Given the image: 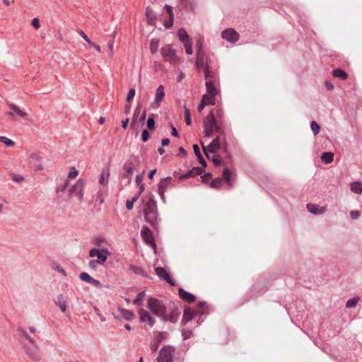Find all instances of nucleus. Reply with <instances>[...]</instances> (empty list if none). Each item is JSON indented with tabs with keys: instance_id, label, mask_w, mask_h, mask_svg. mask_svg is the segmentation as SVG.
Segmentation results:
<instances>
[{
	"instance_id": "obj_1",
	"label": "nucleus",
	"mask_w": 362,
	"mask_h": 362,
	"mask_svg": "<svg viewBox=\"0 0 362 362\" xmlns=\"http://www.w3.org/2000/svg\"><path fill=\"white\" fill-rule=\"evenodd\" d=\"M203 127L204 136L206 137H211L214 133L218 132L221 136H223V141L224 142V151H227L228 144L225 139L226 129L227 127L222 124L220 125L219 121L215 117V114L213 110H211L209 113L203 119Z\"/></svg>"
},
{
	"instance_id": "obj_64",
	"label": "nucleus",
	"mask_w": 362,
	"mask_h": 362,
	"mask_svg": "<svg viewBox=\"0 0 362 362\" xmlns=\"http://www.w3.org/2000/svg\"><path fill=\"white\" fill-rule=\"evenodd\" d=\"M160 344H157V341H153L151 344V349L153 352H155L157 351Z\"/></svg>"
},
{
	"instance_id": "obj_63",
	"label": "nucleus",
	"mask_w": 362,
	"mask_h": 362,
	"mask_svg": "<svg viewBox=\"0 0 362 362\" xmlns=\"http://www.w3.org/2000/svg\"><path fill=\"white\" fill-rule=\"evenodd\" d=\"M212 176L211 173H205L204 175H202L201 177L202 178V181L205 183V184H207L208 183V181L206 180V178H211Z\"/></svg>"
},
{
	"instance_id": "obj_11",
	"label": "nucleus",
	"mask_w": 362,
	"mask_h": 362,
	"mask_svg": "<svg viewBox=\"0 0 362 362\" xmlns=\"http://www.w3.org/2000/svg\"><path fill=\"white\" fill-rule=\"evenodd\" d=\"M23 349L29 358L35 361H38L41 359L40 347L37 342L35 344H32V346L25 345Z\"/></svg>"
},
{
	"instance_id": "obj_23",
	"label": "nucleus",
	"mask_w": 362,
	"mask_h": 362,
	"mask_svg": "<svg viewBox=\"0 0 362 362\" xmlns=\"http://www.w3.org/2000/svg\"><path fill=\"white\" fill-rule=\"evenodd\" d=\"M29 163L35 170H40L42 169V165L40 161L39 156L36 154H32L29 156Z\"/></svg>"
},
{
	"instance_id": "obj_25",
	"label": "nucleus",
	"mask_w": 362,
	"mask_h": 362,
	"mask_svg": "<svg viewBox=\"0 0 362 362\" xmlns=\"http://www.w3.org/2000/svg\"><path fill=\"white\" fill-rule=\"evenodd\" d=\"M205 85L207 94L216 96L219 93V90L215 86V81H206Z\"/></svg>"
},
{
	"instance_id": "obj_18",
	"label": "nucleus",
	"mask_w": 362,
	"mask_h": 362,
	"mask_svg": "<svg viewBox=\"0 0 362 362\" xmlns=\"http://www.w3.org/2000/svg\"><path fill=\"white\" fill-rule=\"evenodd\" d=\"M175 187L172 181L171 177H167L160 180L158 185V189L166 192L168 189H172Z\"/></svg>"
},
{
	"instance_id": "obj_4",
	"label": "nucleus",
	"mask_w": 362,
	"mask_h": 362,
	"mask_svg": "<svg viewBox=\"0 0 362 362\" xmlns=\"http://www.w3.org/2000/svg\"><path fill=\"white\" fill-rule=\"evenodd\" d=\"M146 306L153 315L160 318L167 312L165 304L161 300L154 297H150L148 299Z\"/></svg>"
},
{
	"instance_id": "obj_16",
	"label": "nucleus",
	"mask_w": 362,
	"mask_h": 362,
	"mask_svg": "<svg viewBox=\"0 0 362 362\" xmlns=\"http://www.w3.org/2000/svg\"><path fill=\"white\" fill-rule=\"evenodd\" d=\"M124 172L122 174V178H127L129 182L132 180V176L134 173V163L132 160H127L124 163L122 166Z\"/></svg>"
},
{
	"instance_id": "obj_9",
	"label": "nucleus",
	"mask_w": 362,
	"mask_h": 362,
	"mask_svg": "<svg viewBox=\"0 0 362 362\" xmlns=\"http://www.w3.org/2000/svg\"><path fill=\"white\" fill-rule=\"evenodd\" d=\"M203 151L209 160H211V156L209 155V153H214L221 148V137L216 136L213 141L206 146L202 143Z\"/></svg>"
},
{
	"instance_id": "obj_30",
	"label": "nucleus",
	"mask_w": 362,
	"mask_h": 362,
	"mask_svg": "<svg viewBox=\"0 0 362 362\" xmlns=\"http://www.w3.org/2000/svg\"><path fill=\"white\" fill-rule=\"evenodd\" d=\"M146 16L148 20V24L153 25L154 23V21L156 19V13L153 11V9L148 6L146 8Z\"/></svg>"
},
{
	"instance_id": "obj_8",
	"label": "nucleus",
	"mask_w": 362,
	"mask_h": 362,
	"mask_svg": "<svg viewBox=\"0 0 362 362\" xmlns=\"http://www.w3.org/2000/svg\"><path fill=\"white\" fill-rule=\"evenodd\" d=\"M86 184V180L79 179L69 189V197L73 194H76L80 202L83 199V189Z\"/></svg>"
},
{
	"instance_id": "obj_5",
	"label": "nucleus",
	"mask_w": 362,
	"mask_h": 362,
	"mask_svg": "<svg viewBox=\"0 0 362 362\" xmlns=\"http://www.w3.org/2000/svg\"><path fill=\"white\" fill-rule=\"evenodd\" d=\"M160 54L163 60L172 65H176L180 62V58L177 54V51L173 48L172 45L168 44L163 46L160 49Z\"/></svg>"
},
{
	"instance_id": "obj_47",
	"label": "nucleus",
	"mask_w": 362,
	"mask_h": 362,
	"mask_svg": "<svg viewBox=\"0 0 362 362\" xmlns=\"http://www.w3.org/2000/svg\"><path fill=\"white\" fill-rule=\"evenodd\" d=\"M310 128L314 134V135H317L319 134L320 130V125L315 121H312L310 123Z\"/></svg>"
},
{
	"instance_id": "obj_34",
	"label": "nucleus",
	"mask_w": 362,
	"mask_h": 362,
	"mask_svg": "<svg viewBox=\"0 0 362 362\" xmlns=\"http://www.w3.org/2000/svg\"><path fill=\"white\" fill-rule=\"evenodd\" d=\"M334 153L331 152H324L321 156L322 161L325 164H329L333 161Z\"/></svg>"
},
{
	"instance_id": "obj_32",
	"label": "nucleus",
	"mask_w": 362,
	"mask_h": 362,
	"mask_svg": "<svg viewBox=\"0 0 362 362\" xmlns=\"http://www.w3.org/2000/svg\"><path fill=\"white\" fill-rule=\"evenodd\" d=\"M332 75L334 77L339 78L341 81H345L348 78V74L346 73V71L339 68L333 70Z\"/></svg>"
},
{
	"instance_id": "obj_15",
	"label": "nucleus",
	"mask_w": 362,
	"mask_h": 362,
	"mask_svg": "<svg viewBox=\"0 0 362 362\" xmlns=\"http://www.w3.org/2000/svg\"><path fill=\"white\" fill-rule=\"evenodd\" d=\"M221 37L232 43H235L239 40V34L233 28L224 30L221 33Z\"/></svg>"
},
{
	"instance_id": "obj_28",
	"label": "nucleus",
	"mask_w": 362,
	"mask_h": 362,
	"mask_svg": "<svg viewBox=\"0 0 362 362\" xmlns=\"http://www.w3.org/2000/svg\"><path fill=\"white\" fill-rule=\"evenodd\" d=\"M204 71L206 81H215V79L216 78V72L212 68L208 66L206 67V69Z\"/></svg>"
},
{
	"instance_id": "obj_27",
	"label": "nucleus",
	"mask_w": 362,
	"mask_h": 362,
	"mask_svg": "<svg viewBox=\"0 0 362 362\" xmlns=\"http://www.w3.org/2000/svg\"><path fill=\"white\" fill-rule=\"evenodd\" d=\"M164 9L166 11V12L169 15V21H166L164 23L165 28L168 29V28H170L173 26L174 15H173L172 7L166 4L164 6Z\"/></svg>"
},
{
	"instance_id": "obj_38",
	"label": "nucleus",
	"mask_w": 362,
	"mask_h": 362,
	"mask_svg": "<svg viewBox=\"0 0 362 362\" xmlns=\"http://www.w3.org/2000/svg\"><path fill=\"white\" fill-rule=\"evenodd\" d=\"M120 313L122 316L128 321L132 320L134 318V314L132 311L125 308L120 309Z\"/></svg>"
},
{
	"instance_id": "obj_48",
	"label": "nucleus",
	"mask_w": 362,
	"mask_h": 362,
	"mask_svg": "<svg viewBox=\"0 0 362 362\" xmlns=\"http://www.w3.org/2000/svg\"><path fill=\"white\" fill-rule=\"evenodd\" d=\"M182 336L183 340H187L191 338L192 336V330L189 329H183L182 330Z\"/></svg>"
},
{
	"instance_id": "obj_33",
	"label": "nucleus",
	"mask_w": 362,
	"mask_h": 362,
	"mask_svg": "<svg viewBox=\"0 0 362 362\" xmlns=\"http://www.w3.org/2000/svg\"><path fill=\"white\" fill-rule=\"evenodd\" d=\"M110 177V171L108 169L103 170L99 178V182L103 185H107L108 184Z\"/></svg>"
},
{
	"instance_id": "obj_49",
	"label": "nucleus",
	"mask_w": 362,
	"mask_h": 362,
	"mask_svg": "<svg viewBox=\"0 0 362 362\" xmlns=\"http://www.w3.org/2000/svg\"><path fill=\"white\" fill-rule=\"evenodd\" d=\"M211 160H212L214 165L216 167L221 165L222 163V159L219 155L213 156L212 157H211Z\"/></svg>"
},
{
	"instance_id": "obj_40",
	"label": "nucleus",
	"mask_w": 362,
	"mask_h": 362,
	"mask_svg": "<svg viewBox=\"0 0 362 362\" xmlns=\"http://www.w3.org/2000/svg\"><path fill=\"white\" fill-rule=\"evenodd\" d=\"M140 112H141V107H140V105H137L134 111L133 117L132 119V123H131L132 128H134V127L137 121L138 117L140 114Z\"/></svg>"
},
{
	"instance_id": "obj_57",
	"label": "nucleus",
	"mask_w": 362,
	"mask_h": 362,
	"mask_svg": "<svg viewBox=\"0 0 362 362\" xmlns=\"http://www.w3.org/2000/svg\"><path fill=\"white\" fill-rule=\"evenodd\" d=\"M78 174V171L73 167L69 173L68 177L73 179L75 178Z\"/></svg>"
},
{
	"instance_id": "obj_41",
	"label": "nucleus",
	"mask_w": 362,
	"mask_h": 362,
	"mask_svg": "<svg viewBox=\"0 0 362 362\" xmlns=\"http://www.w3.org/2000/svg\"><path fill=\"white\" fill-rule=\"evenodd\" d=\"M9 107L13 110L17 115L22 117H25L27 116V113L23 110H21L16 105L9 104Z\"/></svg>"
},
{
	"instance_id": "obj_45",
	"label": "nucleus",
	"mask_w": 362,
	"mask_h": 362,
	"mask_svg": "<svg viewBox=\"0 0 362 362\" xmlns=\"http://www.w3.org/2000/svg\"><path fill=\"white\" fill-rule=\"evenodd\" d=\"M138 196H134L131 199L126 202V208L127 210H132L134 207V204L138 200Z\"/></svg>"
},
{
	"instance_id": "obj_20",
	"label": "nucleus",
	"mask_w": 362,
	"mask_h": 362,
	"mask_svg": "<svg viewBox=\"0 0 362 362\" xmlns=\"http://www.w3.org/2000/svg\"><path fill=\"white\" fill-rule=\"evenodd\" d=\"M203 172L204 170L202 168L194 167L192 170H188L185 174L180 175V180H182L189 177H195L197 175H202Z\"/></svg>"
},
{
	"instance_id": "obj_55",
	"label": "nucleus",
	"mask_w": 362,
	"mask_h": 362,
	"mask_svg": "<svg viewBox=\"0 0 362 362\" xmlns=\"http://www.w3.org/2000/svg\"><path fill=\"white\" fill-rule=\"evenodd\" d=\"M78 33L89 45H93V42L89 39V37L85 34V33L83 30H78Z\"/></svg>"
},
{
	"instance_id": "obj_51",
	"label": "nucleus",
	"mask_w": 362,
	"mask_h": 362,
	"mask_svg": "<svg viewBox=\"0 0 362 362\" xmlns=\"http://www.w3.org/2000/svg\"><path fill=\"white\" fill-rule=\"evenodd\" d=\"M166 334H167V333H165L163 332H158L153 339L154 341H157V344L161 343L162 341L164 340Z\"/></svg>"
},
{
	"instance_id": "obj_56",
	"label": "nucleus",
	"mask_w": 362,
	"mask_h": 362,
	"mask_svg": "<svg viewBox=\"0 0 362 362\" xmlns=\"http://www.w3.org/2000/svg\"><path fill=\"white\" fill-rule=\"evenodd\" d=\"M147 127L150 130H153L155 128V120L153 117H148L147 120Z\"/></svg>"
},
{
	"instance_id": "obj_46",
	"label": "nucleus",
	"mask_w": 362,
	"mask_h": 362,
	"mask_svg": "<svg viewBox=\"0 0 362 362\" xmlns=\"http://www.w3.org/2000/svg\"><path fill=\"white\" fill-rule=\"evenodd\" d=\"M0 142L4 143L6 146H13L15 143L11 139L4 136H0Z\"/></svg>"
},
{
	"instance_id": "obj_53",
	"label": "nucleus",
	"mask_w": 362,
	"mask_h": 362,
	"mask_svg": "<svg viewBox=\"0 0 362 362\" xmlns=\"http://www.w3.org/2000/svg\"><path fill=\"white\" fill-rule=\"evenodd\" d=\"M135 93L136 90L134 88L129 89L126 98L128 103H130L133 100L134 97L135 96Z\"/></svg>"
},
{
	"instance_id": "obj_50",
	"label": "nucleus",
	"mask_w": 362,
	"mask_h": 362,
	"mask_svg": "<svg viewBox=\"0 0 362 362\" xmlns=\"http://www.w3.org/2000/svg\"><path fill=\"white\" fill-rule=\"evenodd\" d=\"M183 45L185 47V52L187 54H192V40L188 41L185 43H183Z\"/></svg>"
},
{
	"instance_id": "obj_3",
	"label": "nucleus",
	"mask_w": 362,
	"mask_h": 362,
	"mask_svg": "<svg viewBox=\"0 0 362 362\" xmlns=\"http://www.w3.org/2000/svg\"><path fill=\"white\" fill-rule=\"evenodd\" d=\"M205 302H200L196 308L186 307L183 312L181 325L185 326L188 322L192 320L197 315H199V318L197 321V325H199L201 322H203V320H201L200 318L201 315L204 314V311H202V309L205 306Z\"/></svg>"
},
{
	"instance_id": "obj_12",
	"label": "nucleus",
	"mask_w": 362,
	"mask_h": 362,
	"mask_svg": "<svg viewBox=\"0 0 362 362\" xmlns=\"http://www.w3.org/2000/svg\"><path fill=\"white\" fill-rule=\"evenodd\" d=\"M138 314L139 315V320L141 322L146 323L151 327L155 325L156 320L150 315L148 311L144 308H140L138 310Z\"/></svg>"
},
{
	"instance_id": "obj_6",
	"label": "nucleus",
	"mask_w": 362,
	"mask_h": 362,
	"mask_svg": "<svg viewBox=\"0 0 362 362\" xmlns=\"http://www.w3.org/2000/svg\"><path fill=\"white\" fill-rule=\"evenodd\" d=\"M231 174L232 173L228 168H225L223 171L222 177H216L209 182L210 187L216 189H219L221 187L223 180L230 187H232L233 182L231 180Z\"/></svg>"
},
{
	"instance_id": "obj_26",
	"label": "nucleus",
	"mask_w": 362,
	"mask_h": 362,
	"mask_svg": "<svg viewBox=\"0 0 362 362\" xmlns=\"http://www.w3.org/2000/svg\"><path fill=\"white\" fill-rule=\"evenodd\" d=\"M55 304L59 308L62 313H64L66 310V300L64 298L62 294H59L57 299L54 300Z\"/></svg>"
},
{
	"instance_id": "obj_54",
	"label": "nucleus",
	"mask_w": 362,
	"mask_h": 362,
	"mask_svg": "<svg viewBox=\"0 0 362 362\" xmlns=\"http://www.w3.org/2000/svg\"><path fill=\"white\" fill-rule=\"evenodd\" d=\"M91 278L92 277L86 272H82L80 274V279L82 281L88 282V283H90Z\"/></svg>"
},
{
	"instance_id": "obj_52",
	"label": "nucleus",
	"mask_w": 362,
	"mask_h": 362,
	"mask_svg": "<svg viewBox=\"0 0 362 362\" xmlns=\"http://www.w3.org/2000/svg\"><path fill=\"white\" fill-rule=\"evenodd\" d=\"M204 40L202 37H199L197 41V53H204L203 49Z\"/></svg>"
},
{
	"instance_id": "obj_39",
	"label": "nucleus",
	"mask_w": 362,
	"mask_h": 362,
	"mask_svg": "<svg viewBox=\"0 0 362 362\" xmlns=\"http://www.w3.org/2000/svg\"><path fill=\"white\" fill-rule=\"evenodd\" d=\"M159 47V40L157 38H153L150 42V50L152 54L157 52Z\"/></svg>"
},
{
	"instance_id": "obj_58",
	"label": "nucleus",
	"mask_w": 362,
	"mask_h": 362,
	"mask_svg": "<svg viewBox=\"0 0 362 362\" xmlns=\"http://www.w3.org/2000/svg\"><path fill=\"white\" fill-rule=\"evenodd\" d=\"M149 139V134L146 129L143 130L141 134V139L144 142H146Z\"/></svg>"
},
{
	"instance_id": "obj_10",
	"label": "nucleus",
	"mask_w": 362,
	"mask_h": 362,
	"mask_svg": "<svg viewBox=\"0 0 362 362\" xmlns=\"http://www.w3.org/2000/svg\"><path fill=\"white\" fill-rule=\"evenodd\" d=\"M108 255H110V252L107 249L98 250L94 248L89 251V256L90 257H97L96 262L99 264H103L106 262Z\"/></svg>"
},
{
	"instance_id": "obj_17",
	"label": "nucleus",
	"mask_w": 362,
	"mask_h": 362,
	"mask_svg": "<svg viewBox=\"0 0 362 362\" xmlns=\"http://www.w3.org/2000/svg\"><path fill=\"white\" fill-rule=\"evenodd\" d=\"M156 274L161 279L165 280L171 286H175L174 281L171 279L169 274L163 267H157L155 268Z\"/></svg>"
},
{
	"instance_id": "obj_61",
	"label": "nucleus",
	"mask_w": 362,
	"mask_h": 362,
	"mask_svg": "<svg viewBox=\"0 0 362 362\" xmlns=\"http://www.w3.org/2000/svg\"><path fill=\"white\" fill-rule=\"evenodd\" d=\"M193 150H194V154L196 155L197 157H199L200 156H202V153L200 152V150H199V147L197 144H194L193 146Z\"/></svg>"
},
{
	"instance_id": "obj_42",
	"label": "nucleus",
	"mask_w": 362,
	"mask_h": 362,
	"mask_svg": "<svg viewBox=\"0 0 362 362\" xmlns=\"http://www.w3.org/2000/svg\"><path fill=\"white\" fill-rule=\"evenodd\" d=\"M69 185V181L66 180L65 182L60 186H57L56 188V193L57 194L58 197H62V193L65 191V189L67 188Z\"/></svg>"
},
{
	"instance_id": "obj_37",
	"label": "nucleus",
	"mask_w": 362,
	"mask_h": 362,
	"mask_svg": "<svg viewBox=\"0 0 362 362\" xmlns=\"http://www.w3.org/2000/svg\"><path fill=\"white\" fill-rule=\"evenodd\" d=\"M351 191L356 194L362 193V185L359 182H354L351 184Z\"/></svg>"
},
{
	"instance_id": "obj_59",
	"label": "nucleus",
	"mask_w": 362,
	"mask_h": 362,
	"mask_svg": "<svg viewBox=\"0 0 362 362\" xmlns=\"http://www.w3.org/2000/svg\"><path fill=\"white\" fill-rule=\"evenodd\" d=\"M53 269L54 270L59 272V273H62V274L66 275L65 270L59 264H56L55 265L53 266Z\"/></svg>"
},
{
	"instance_id": "obj_29",
	"label": "nucleus",
	"mask_w": 362,
	"mask_h": 362,
	"mask_svg": "<svg viewBox=\"0 0 362 362\" xmlns=\"http://www.w3.org/2000/svg\"><path fill=\"white\" fill-rule=\"evenodd\" d=\"M215 117L218 121H219L221 126L223 124L226 127H227V122L226 120L225 113L221 108L216 109Z\"/></svg>"
},
{
	"instance_id": "obj_21",
	"label": "nucleus",
	"mask_w": 362,
	"mask_h": 362,
	"mask_svg": "<svg viewBox=\"0 0 362 362\" xmlns=\"http://www.w3.org/2000/svg\"><path fill=\"white\" fill-rule=\"evenodd\" d=\"M178 295H179V297L184 301L185 302H187V303H192L195 300V296L185 291L184 288H180L178 291Z\"/></svg>"
},
{
	"instance_id": "obj_35",
	"label": "nucleus",
	"mask_w": 362,
	"mask_h": 362,
	"mask_svg": "<svg viewBox=\"0 0 362 362\" xmlns=\"http://www.w3.org/2000/svg\"><path fill=\"white\" fill-rule=\"evenodd\" d=\"M146 296V291H140L136 298L133 300V303L137 306H141L143 305L144 298Z\"/></svg>"
},
{
	"instance_id": "obj_36",
	"label": "nucleus",
	"mask_w": 362,
	"mask_h": 362,
	"mask_svg": "<svg viewBox=\"0 0 362 362\" xmlns=\"http://www.w3.org/2000/svg\"><path fill=\"white\" fill-rule=\"evenodd\" d=\"M202 100L204 102L206 105H214L215 104V95H211L207 93L204 94L202 98Z\"/></svg>"
},
{
	"instance_id": "obj_62",
	"label": "nucleus",
	"mask_w": 362,
	"mask_h": 362,
	"mask_svg": "<svg viewBox=\"0 0 362 362\" xmlns=\"http://www.w3.org/2000/svg\"><path fill=\"white\" fill-rule=\"evenodd\" d=\"M350 216L352 219H357L360 216V212L358 211H351Z\"/></svg>"
},
{
	"instance_id": "obj_24",
	"label": "nucleus",
	"mask_w": 362,
	"mask_h": 362,
	"mask_svg": "<svg viewBox=\"0 0 362 362\" xmlns=\"http://www.w3.org/2000/svg\"><path fill=\"white\" fill-rule=\"evenodd\" d=\"M307 209L311 214L315 215L322 214L325 211V207H322L317 204L311 203L307 204Z\"/></svg>"
},
{
	"instance_id": "obj_43",
	"label": "nucleus",
	"mask_w": 362,
	"mask_h": 362,
	"mask_svg": "<svg viewBox=\"0 0 362 362\" xmlns=\"http://www.w3.org/2000/svg\"><path fill=\"white\" fill-rule=\"evenodd\" d=\"M184 115L186 124L190 126L192 124L191 113L189 109L185 106L184 107Z\"/></svg>"
},
{
	"instance_id": "obj_7",
	"label": "nucleus",
	"mask_w": 362,
	"mask_h": 362,
	"mask_svg": "<svg viewBox=\"0 0 362 362\" xmlns=\"http://www.w3.org/2000/svg\"><path fill=\"white\" fill-rule=\"evenodd\" d=\"M175 348L170 345H165L162 347L157 357V362H173Z\"/></svg>"
},
{
	"instance_id": "obj_19",
	"label": "nucleus",
	"mask_w": 362,
	"mask_h": 362,
	"mask_svg": "<svg viewBox=\"0 0 362 362\" xmlns=\"http://www.w3.org/2000/svg\"><path fill=\"white\" fill-rule=\"evenodd\" d=\"M196 66L198 71L204 70L206 67L209 66L207 62L205 60L204 53H197Z\"/></svg>"
},
{
	"instance_id": "obj_31",
	"label": "nucleus",
	"mask_w": 362,
	"mask_h": 362,
	"mask_svg": "<svg viewBox=\"0 0 362 362\" xmlns=\"http://www.w3.org/2000/svg\"><path fill=\"white\" fill-rule=\"evenodd\" d=\"M177 37L182 43H185L188 41L192 40L188 35L187 31L184 28H180L177 31Z\"/></svg>"
},
{
	"instance_id": "obj_44",
	"label": "nucleus",
	"mask_w": 362,
	"mask_h": 362,
	"mask_svg": "<svg viewBox=\"0 0 362 362\" xmlns=\"http://www.w3.org/2000/svg\"><path fill=\"white\" fill-rule=\"evenodd\" d=\"M359 300V298H352L349 299L346 303V308H352L356 307Z\"/></svg>"
},
{
	"instance_id": "obj_22",
	"label": "nucleus",
	"mask_w": 362,
	"mask_h": 362,
	"mask_svg": "<svg viewBox=\"0 0 362 362\" xmlns=\"http://www.w3.org/2000/svg\"><path fill=\"white\" fill-rule=\"evenodd\" d=\"M165 97V91H164V87L162 85H160L156 91V95L154 98V102L157 107H159L160 105V103L163 100Z\"/></svg>"
},
{
	"instance_id": "obj_14",
	"label": "nucleus",
	"mask_w": 362,
	"mask_h": 362,
	"mask_svg": "<svg viewBox=\"0 0 362 362\" xmlns=\"http://www.w3.org/2000/svg\"><path fill=\"white\" fill-rule=\"evenodd\" d=\"M180 315V311L178 308H175L170 310L169 314L165 313L160 319L165 322H169L175 324L178 321Z\"/></svg>"
},
{
	"instance_id": "obj_13",
	"label": "nucleus",
	"mask_w": 362,
	"mask_h": 362,
	"mask_svg": "<svg viewBox=\"0 0 362 362\" xmlns=\"http://www.w3.org/2000/svg\"><path fill=\"white\" fill-rule=\"evenodd\" d=\"M141 235L146 244L154 247H156L152 231L147 226H144L142 227L141 230Z\"/></svg>"
},
{
	"instance_id": "obj_2",
	"label": "nucleus",
	"mask_w": 362,
	"mask_h": 362,
	"mask_svg": "<svg viewBox=\"0 0 362 362\" xmlns=\"http://www.w3.org/2000/svg\"><path fill=\"white\" fill-rule=\"evenodd\" d=\"M144 215L146 222L149 223L153 228H156L158 224V209L157 203L153 197H150L144 206Z\"/></svg>"
},
{
	"instance_id": "obj_60",
	"label": "nucleus",
	"mask_w": 362,
	"mask_h": 362,
	"mask_svg": "<svg viewBox=\"0 0 362 362\" xmlns=\"http://www.w3.org/2000/svg\"><path fill=\"white\" fill-rule=\"evenodd\" d=\"M32 25L36 29H39L40 28V21L37 18H34L33 20H32Z\"/></svg>"
}]
</instances>
